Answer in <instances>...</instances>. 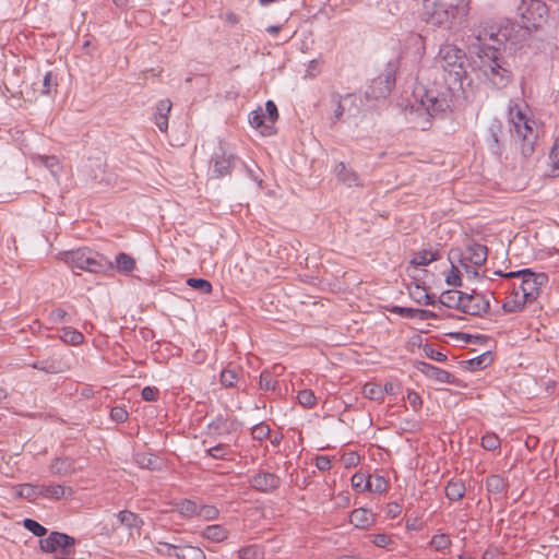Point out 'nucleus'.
<instances>
[{"mask_svg": "<svg viewBox=\"0 0 559 559\" xmlns=\"http://www.w3.org/2000/svg\"><path fill=\"white\" fill-rule=\"evenodd\" d=\"M508 28L479 29L476 34L478 41L475 64L488 83L496 88L506 87L512 80L510 64L501 53V46L508 40Z\"/></svg>", "mask_w": 559, "mask_h": 559, "instance_id": "f257e3e1", "label": "nucleus"}, {"mask_svg": "<svg viewBox=\"0 0 559 559\" xmlns=\"http://www.w3.org/2000/svg\"><path fill=\"white\" fill-rule=\"evenodd\" d=\"M471 0H424L425 20L436 26L451 28L467 21Z\"/></svg>", "mask_w": 559, "mask_h": 559, "instance_id": "f03ea898", "label": "nucleus"}, {"mask_svg": "<svg viewBox=\"0 0 559 559\" xmlns=\"http://www.w3.org/2000/svg\"><path fill=\"white\" fill-rule=\"evenodd\" d=\"M465 63L466 55L463 49L453 44H444L436 57L435 70L444 82L462 88L463 79L466 76Z\"/></svg>", "mask_w": 559, "mask_h": 559, "instance_id": "7ed1b4c3", "label": "nucleus"}, {"mask_svg": "<svg viewBox=\"0 0 559 559\" xmlns=\"http://www.w3.org/2000/svg\"><path fill=\"white\" fill-rule=\"evenodd\" d=\"M456 88L459 86L443 81L442 84L435 83L433 86L418 88L415 96L430 117H437L451 110Z\"/></svg>", "mask_w": 559, "mask_h": 559, "instance_id": "20e7f679", "label": "nucleus"}, {"mask_svg": "<svg viewBox=\"0 0 559 559\" xmlns=\"http://www.w3.org/2000/svg\"><path fill=\"white\" fill-rule=\"evenodd\" d=\"M60 257L71 269L95 274H105L112 271L111 260L86 247L61 252Z\"/></svg>", "mask_w": 559, "mask_h": 559, "instance_id": "39448f33", "label": "nucleus"}, {"mask_svg": "<svg viewBox=\"0 0 559 559\" xmlns=\"http://www.w3.org/2000/svg\"><path fill=\"white\" fill-rule=\"evenodd\" d=\"M519 10L526 29H537L547 22L549 16L546 0H523Z\"/></svg>", "mask_w": 559, "mask_h": 559, "instance_id": "423d86ee", "label": "nucleus"}, {"mask_svg": "<svg viewBox=\"0 0 559 559\" xmlns=\"http://www.w3.org/2000/svg\"><path fill=\"white\" fill-rule=\"evenodd\" d=\"M396 63L389 62L384 71L374 78L366 92L367 97L378 99L390 95L395 85Z\"/></svg>", "mask_w": 559, "mask_h": 559, "instance_id": "0eeeda50", "label": "nucleus"}, {"mask_svg": "<svg viewBox=\"0 0 559 559\" xmlns=\"http://www.w3.org/2000/svg\"><path fill=\"white\" fill-rule=\"evenodd\" d=\"M75 538L61 532H50V534L39 540V548L43 552L52 554L60 551L64 556L75 554Z\"/></svg>", "mask_w": 559, "mask_h": 559, "instance_id": "6e6552de", "label": "nucleus"}, {"mask_svg": "<svg viewBox=\"0 0 559 559\" xmlns=\"http://www.w3.org/2000/svg\"><path fill=\"white\" fill-rule=\"evenodd\" d=\"M548 283V275L544 272H534L531 269H527L525 277L522 278L521 282V290H522V299L523 302H533L536 300L540 293L542 288L546 286Z\"/></svg>", "mask_w": 559, "mask_h": 559, "instance_id": "1a4fd4ad", "label": "nucleus"}, {"mask_svg": "<svg viewBox=\"0 0 559 559\" xmlns=\"http://www.w3.org/2000/svg\"><path fill=\"white\" fill-rule=\"evenodd\" d=\"M489 308V298L481 293L473 290L471 294H464L460 310L469 316L483 317L488 313Z\"/></svg>", "mask_w": 559, "mask_h": 559, "instance_id": "9d476101", "label": "nucleus"}, {"mask_svg": "<svg viewBox=\"0 0 559 559\" xmlns=\"http://www.w3.org/2000/svg\"><path fill=\"white\" fill-rule=\"evenodd\" d=\"M282 484V479L275 473L259 471L249 477V485L261 493H273Z\"/></svg>", "mask_w": 559, "mask_h": 559, "instance_id": "9b49d317", "label": "nucleus"}, {"mask_svg": "<svg viewBox=\"0 0 559 559\" xmlns=\"http://www.w3.org/2000/svg\"><path fill=\"white\" fill-rule=\"evenodd\" d=\"M332 100L335 103L333 122L342 120L345 114L348 117H355L359 112L358 97L355 94H346L345 96L333 94Z\"/></svg>", "mask_w": 559, "mask_h": 559, "instance_id": "f8f14e48", "label": "nucleus"}, {"mask_svg": "<svg viewBox=\"0 0 559 559\" xmlns=\"http://www.w3.org/2000/svg\"><path fill=\"white\" fill-rule=\"evenodd\" d=\"M213 162V174L218 178L230 175L237 164H240V159L223 146H219L218 152L214 154Z\"/></svg>", "mask_w": 559, "mask_h": 559, "instance_id": "ddd939ff", "label": "nucleus"}, {"mask_svg": "<svg viewBox=\"0 0 559 559\" xmlns=\"http://www.w3.org/2000/svg\"><path fill=\"white\" fill-rule=\"evenodd\" d=\"M238 421L223 415H217L206 426L207 435L211 438L217 439L224 436H230L238 430Z\"/></svg>", "mask_w": 559, "mask_h": 559, "instance_id": "4468645a", "label": "nucleus"}, {"mask_svg": "<svg viewBox=\"0 0 559 559\" xmlns=\"http://www.w3.org/2000/svg\"><path fill=\"white\" fill-rule=\"evenodd\" d=\"M488 249L485 245L473 242L468 245L461 254L460 263L467 262L475 266H480L487 261Z\"/></svg>", "mask_w": 559, "mask_h": 559, "instance_id": "2eb2a0df", "label": "nucleus"}, {"mask_svg": "<svg viewBox=\"0 0 559 559\" xmlns=\"http://www.w3.org/2000/svg\"><path fill=\"white\" fill-rule=\"evenodd\" d=\"M219 382L224 388H234L241 391L246 389L245 374L241 368H225L219 376Z\"/></svg>", "mask_w": 559, "mask_h": 559, "instance_id": "dca6fc26", "label": "nucleus"}, {"mask_svg": "<svg viewBox=\"0 0 559 559\" xmlns=\"http://www.w3.org/2000/svg\"><path fill=\"white\" fill-rule=\"evenodd\" d=\"M418 370L439 383L455 384L456 382L455 376L451 372L425 361L418 364Z\"/></svg>", "mask_w": 559, "mask_h": 559, "instance_id": "f3484780", "label": "nucleus"}, {"mask_svg": "<svg viewBox=\"0 0 559 559\" xmlns=\"http://www.w3.org/2000/svg\"><path fill=\"white\" fill-rule=\"evenodd\" d=\"M333 173L337 181L342 182L346 187L350 188L364 186L359 175L344 162L337 163L334 167Z\"/></svg>", "mask_w": 559, "mask_h": 559, "instance_id": "a211bd4d", "label": "nucleus"}, {"mask_svg": "<svg viewBox=\"0 0 559 559\" xmlns=\"http://www.w3.org/2000/svg\"><path fill=\"white\" fill-rule=\"evenodd\" d=\"M38 496L47 499L60 500L61 498H71L74 493L71 487L62 485H39Z\"/></svg>", "mask_w": 559, "mask_h": 559, "instance_id": "6ab92c4d", "label": "nucleus"}, {"mask_svg": "<svg viewBox=\"0 0 559 559\" xmlns=\"http://www.w3.org/2000/svg\"><path fill=\"white\" fill-rule=\"evenodd\" d=\"M75 460L69 456L56 457L50 463V473L58 476H70L76 472Z\"/></svg>", "mask_w": 559, "mask_h": 559, "instance_id": "aec40b11", "label": "nucleus"}, {"mask_svg": "<svg viewBox=\"0 0 559 559\" xmlns=\"http://www.w3.org/2000/svg\"><path fill=\"white\" fill-rule=\"evenodd\" d=\"M248 121L254 129H260L261 134L271 135L273 133V127L267 122L265 112L262 108H258L249 112Z\"/></svg>", "mask_w": 559, "mask_h": 559, "instance_id": "412c9836", "label": "nucleus"}, {"mask_svg": "<svg viewBox=\"0 0 559 559\" xmlns=\"http://www.w3.org/2000/svg\"><path fill=\"white\" fill-rule=\"evenodd\" d=\"M171 109V102L169 99H162L156 105L154 121L160 132H166L168 129V114Z\"/></svg>", "mask_w": 559, "mask_h": 559, "instance_id": "4be33fe9", "label": "nucleus"}, {"mask_svg": "<svg viewBox=\"0 0 559 559\" xmlns=\"http://www.w3.org/2000/svg\"><path fill=\"white\" fill-rule=\"evenodd\" d=\"M201 536L213 543H223L228 538L229 531L221 524H212L203 528Z\"/></svg>", "mask_w": 559, "mask_h": 559, "instance_id": "5701e85b", "label": "nucleus"}, {"mask_svg": "<svg viewBox=\"0 0 559 559\" xmlns=\"http://www.w3.org/2000/svg\"><path fill=\"white\" fill-rule=\"evenodd\" d=\"M349 521L358 528H366L374 522V514L364 508L355 509L350 513Z\"/></svg>", "mask_w": 559, "mask_h": 559, "instance_id": "b1692460", "label": "nucleus"}, {"mask_svg": "<svg viewBox=\"0 0 559 559\" xmlns=\"http://www.w3.org/2000/svg\"><path fill=\"white\" fill-rule=\"evenodd\" d=\"M112 271L116 270L122 274H129L135 269V260L126 252H119L111 261Z\"/></svg>", "mask_w": 559, "mask_h": 559, "instance_id": "393cba45", "label": "nucleus"}, {"mask_svg": "<svg viewBox=\"0 0 559 559\" xmlns=\"http://www.w3.org/2000/svg\"><path fill=\"white\" fill-rule=\"evenodd\" d=\"M466 492V487L463 480L452 478L448 481L444 493L445 497L451 501H459L463 499Z\"/></svg>", "mask_w": 559, "mask_h": 559, "instance_id": "a878e982", "label": "nucleus"}, {"mask_svg": "<svg viewBox=\"0 0 559 559\" xmlns=\"http://www.w3.org/2000/svg\"><path fill=\"white\" fill-rule=\"evenodd\" d=\"M205 454L214 460H230L234 452L229 442H218L206 449Z\"/></svg>", "mask_w": 559, "mask_h": 559, "instance_id": "bb28decb", "label": "nucleus"}, {"mask_svg": "<svg viewBox=\"0 0 559 559\" xmlns=\"http://www.w3.org/2000/svg\"><path fill=\"white\" fill-rule=\"evenodd\" d=\"M502 132V126L499 122H493L488 128V138H487V144L488 148L497 155H501V147H500V141L499 135Z\"/></svg>", "mask_w": 559, "mask_h": 559, "instance_id": "cd10ccee", "label": "nucleus"}, {"mask_svg": "<svg viewBox=\"0 0 559 559\" xmlns=\"http://www.w3.org/2000/svg\"><path fill=\"white\" fill-rule=\"evenodd\" d=\"M117 519L121 525L128 528L140 530L144 524L143 520L136 513L129 510L118 512Z\"/></svg>", "mask_w": 559, "mask_h": 559, "instance_id": "c85d7f7f", "label": "nucleus"}, {"mask_svg": "<svg viewBox=\"0 0 559 559\" xmlns=\"http://www.w3.org/2000/svg\"><path fill=\"white\" fill-rule=\"evenodd\" d=\"M465 293L460 290H447L439 297V302L448 308L461 309L463 296Z\"/></svg>", "mask_w": 559, "mask_h": 559, "instance_id": "c756f323", "label": "nucleus"}, {"mask_svg": "<svg viewBox=\"0 0 559 559\" xmlns=\"http://www.w3.org/2000/svg\"><path fill=\"white\" fill-rule=\"evenodd\" d=\"M492 361H493L492 354L490 350H487L474 358H471V359L464 361V364L466 365L467 369H469L472 371H476V370L485 369Z\"/></svg>", "mask_w": 559, "mask_h": 559, "instance_id": "7c9ffc66", "label": "nucleus"}, {"mask_svg": "<svg viewBox=\"0 0 559 559\" xmlns=\"http://www.w3.org/2000/svg\"><path fill=\"white\" fill-rule=\"evenodd\" d=\"M409 296L418 304L425 306H433L436 304V298L433 295H430L426 292V289L418 284L414 287H409Z\"/></svg>", "mask_w": 559, "mask_h": 559, "instance_id": "2f4dec72", "label": "nucleus"}, {"mask_svg": "<svg viewBox=\"0 0 559 559\" xmlns=\"http://www.w3.org/2000/svg\"><path fill=\"white\" fill-rule=\"evenodd\" d=\"M32 368L44 371L46 373H58L61 372V362L52 357L34 361L29 365Z\"/></svg>", "mask_w": 559, "mask_h": 559, "instance_id": "473e14b6", "label": "nucleus"}, {"mask_svg": "<svg viewBox=\"0 0 559 559\" xmlns=\"http://www.w3.org/2000/svg\"><path fill=\"white\" fill-rule=\"evenodd\" d=\"M199 507L200 504L190 499H181L176 503V510L181 516L186 519L198 516Z\"/></svg>", "mask_w": 559, "mask_h": 559, "instance_id": "72a5a7b5", "label": "nucleus"}, {"mask_svg": "<svg viewBox=\"0 0 559 559\" xmlns=\"http://www.w3.org/2000/svg\"><path fill=\"white\" fill-rule=\"evenodd\" d=\"M60 338L66 344L73 346L80 345L84 342V335L80 331L72 329L70 326L61 329Z\"/></svg>", "mask_w": 559, "mask_h": 559, "instance_id": "f704fd0d", "label": "nucleus"}, {"mask_svg": "<svg viewBox=\"0 0 559 559\" xmlns=\"http://www.w3.org/2000/svg\"><path fill=\"white\" fill-rule=\"evenodd\" d=\"M133 460L142 468H147L150 471L158 469L157 457L151 453L138 452L134 454Z\"/></svg>", "mask_w": 559, "mask_h": 559, "instance_id": "c9c22d12", "label": "nucleus"}, {"mask_svg": "<svg viewBox=\"0 0 559 559\" xmlns=\"http://www.w3.org/2000/svg\"><path fill=\"white\" fill-rule=\"evenodd\" d=\"M438 259V251L433 252L430 250H421L414 255V258L411 260V263L416 266H426Z\"/></svg>", "mask_w": 559, "mask_h": 559, "instance_id": "e433bc0d", "label": "nucleus"}, {"mask_svg": "<svg viewBox=\"0 0 559 559\" xmlns=\"http://www.w3.org/2000/svg\"><path fill=\"white\" fill-rule=\"evenodd\" d=\"M486 488L490 493H501L506 490L507 483L500 475H490L486 479Z\"/></svg>", "mask_w": 559, "mask_h": 559, "instance_id": "4c0bfd02", "label": "nucleus"}, {"mask_svg": "<svg viewBox=\"0 0 559 559\" xmlns=\"http://www.w3.org/2000/svg\"><path fill=\"white\" fill-rule=\"evenodd\" d=\"M186 283L189 287L203 295H209L213 290L211 282L205 278L189 277L187 278Z\"/></svg>", "mask_w": 559, "mask_h": 559, "instance_id": "58836bf2", "label": "nucleus"}, {"mask_svg": "<svg viewBox=\"0 0 559 559\" xmlns=\"http://www.w3.org/2000/svg\"><path fill=\"white\" fill-rule=\"evenodd\" d=\"M362 394L369 400L380 401L384 397V390L380 384L368 382L362 388Z\"/></svg>", "mask_w": 559, "mask_h": 559, "instance_id": "ea45409f", "label": "nucleus"}, {"mask_svg": "<svg viewBox=\"0 0 559 559\" xmlns=\"http://www.w3.org/2000/svg\"><path fill=\"white\" fill-rule=\"evenodd\" d=\"M177 540L178 538H174V542H166V540H156L155 542V551L163 557H173V552H175V548L177 547Z\"/></svg>", "mask_w": 559, "mask_h": 559, "instance_id": "a19ab883", "label": "nucleus"}, {"mask_svg": "<svg viewBox=\"0 0 559 559\" xmlns=\"http://www.w3.org/2000/svg\"><path fill=\"white\" fill-rule=\"evenodd\" d=\"M451 538L449 535L441 533L432 536L430 546L436 551H443L451 546Z\"/></svg>", "mask_w": 559, "mask_h": 559, "instance_id": "79ce46f5", "label": "nucleus"}, {"mask_svg": "<svg viewBox=\"0 0 559 559\" xmlns=\"http://www.w3.org/2000/svg\"><path fill=\"white\" fill-rule=\"evenodd\" d=\"M350 480L353 488L357 491L368 490L371 486V476L366 477L362 473H355Z\"/></svg>", "mask_w": 559, "mask_h": 559, "instance_id": "37998d69", "label": "nucleus"}, {"mask_svg": "<svg viewBox=\"0 0 559 559\" xmlns=\"http://www.w3.org/2000/svg\"><path fill=\"white\" fill-rule=\"evenodd\" d=\"M198 516L204 521H215L219 518V510L215 506L200 504Z\"/></svg>", "mask_w": 559, "mask_h": 559, "instance_id": "c03bdc74", "label": "nucleus"}, {"mask_svg": "<svg viewBox=\"0 0 559 559\" xmlns=\"http://www.w3.org/2000/svg\"><path fill=\"white\" fill-rule=\"evenodd\" d=\"M549 160H550V167H551V176L552 177L559 176V136L556 139V141L550 150Z\"/></svg>", "mask_w": 559, "mask_h": 559, "instance_id": "a18cd8bd", "label": "nucleus"}, {"mask_svg": "<svg viewBox=\"0 0 559 559\" xmlns=\"http://www.w3.org/2000/svg\"><path fill=\"white\" fill-rule=\"evenodd\" d=\"M481 447L487 451H495L500 448V439L499 437L493 432H486L481 437Z\"/></svg>", "mask_w": 559, "mask_h": 559, "instance_id": "49530a36", "label": "nucleus"}, {"mask_svg": "<svg viewBox=\"0 0 559 559\" xmlns=\"http://www.w3.org/2000/svg\"><path fill=\"white\" fill-rule=\"evenodd\" d=\"M23 526L27 531L33 533L35 536L41 537V538H45V536L47 535V532H48L45 526H43L41 524H39L37 521H35L33 519H25L23 521Z\"/></svg>", "mask_w": 559, "mask_h": 559, "instance_id": "de8ad7c7", "label": "nucleus"}, {"mask_svg": "<svg viewBox=\"0 0 559 559\" xmlns=\"http://www.w3.org/2000/svg\"><path fill=\"white\" fill-rule=\"evenodd\" d=\"M271 429L265 423H259L251 428V437L257 441H262L270 437Z\"/></svg>", "mask_w": 559, "mask_h": 559, "instance_id": "09e8293b", "label": "nucleus"}, {"mask_svg": "<svg viewBox=\"0 0 559 559\" xmlns=\"http://www.w3.org/2000/svg\"><path fill=\"white\" fill-rule=\"evenodd\" d=\"M181 559H206V555L200 547L185 544Z\"/></svg>", "mask_w": 559, "mask_h": 559, "instance_id": "8fccbe9b", "label": "nucleus"}, {"mask_svg": "<svg viewBox=\"0 0 559 559\" xmlns=\"http://www.w3.org/2000/svg\"><path fill=\"white\" fill-rule=\"evenodd\" d=\"M510 121L512 122L514 128H519V124L524 123L528 118L525 112L520 108L519 105H514L510 107Z\"/></svg>", "mask_w": 559, "mask_h": 559, "instance_id": "3c124183", "label": "nucleus"}, {"mask_svg": "<svg viewBox=\"0 0 559 559\" xmlns=\"http://www.w3.org/2000/svg\"><path fill=\"white\" fill-rule=\"evenodd\" d=\"M277 384V381L273 378L272 373L269 370H263L260 373L259 385L260 389L264 391L274 390Z\"/></svg>", "mask_w": 559, "mask_h": 559, "instance_id": "603ef678", "label": "nucleus"}, {"mask_svg": "<svg viewBox=\"0 0 559 559\" xmlns=\"http://www.w3.org/2000/svg\"><path fill=\"white\" fill-rule=\"evenodd\" d=\"M536 136H527L523 139H519L520 142V151L524 158L530 157L534 153Z\"/></svg>", "mask_w": 559, "mask_h": 559, "instance_id": "864d4df0", "label": "nucleus"}, {"mask_svg": "<svg viewBox=\"0 0 559 559\" xmlns=\"http://www.w3.org/2000/svg\"><path fill=\"white\" fill-rule=\"evenodd\" d=\"M455 338L463 341L467 344H484L488 341V336H486V335H481V334L473 335V334L463 333V332L456 333Z\"/></svg>", "mask_w": 559, "mask_h": 559, "instance_id": "5fc2aeb1", "label": "nucleus"}, {"mask_svg": "<svg viewBox=\"0 0 559 559\" xmlns=\"http://www.w3.org/2000/svg\"><path fill=\"white\" fill-rule=\"evenodd\" d=\"M297 400L304 407H312L316 404V396L311 390H301L298 392Z\"/></svg>", "mask_w": 559, "mask_h": 559, "instance_id": "6e6d98bb", "label": "nucleus"}, {"mask_svg": "<svg viewBox=\"0 0 559 559\" xmlns=\"http://www.w3.org/2000/svg\"><path fill=\"white\" fill-rule=\"evenodd\" d=\"M425 355L436 361L444 362L447 360V355L437 350L432 344H425L423 347Z\"/></svg>", "mask_w": 559, "mask_h": 559, "instance_id": "4d7b16f0", "label": "nucleus"}, {"mask_svg": "<svg viewBox=\"0 0 559 559\" xmlns=\"http://www.w3.org/2000/svg\"><path fill=\"white\" fill-rule=\"evenodd\" d=\"M388 483L383 476L376 475L373 478L371 477V486L368 490L373 491L376 493H382L386 490Z\"/></svg>", "mask_w": 559, "mask_h": 559, "instance_id": "13d9d810", "label": "nucleus"}, {"mask_svg": "<svg viewBox=\"0 0 559 559\" xmlns=\"http://www.w3.org/2000/svg\"><path fill=\"white\" fill-rule=\"evenodd\" d=\"M514 131L519 139L527 138V136H536L534 129L531 126L530 119L524 123L519 124V128H514Z\"/></svg>", "mask_w": 559, "mask_h": 559, "instance_id": "bf43d9fd", "label": "nucleus"}, {"mask_svg": "<svg viewBox=\"0 0 559 559\" xmlns=\"http://www.w3.org/2000/svg\"><path fill=\"white\" fill-rule=\"evenodd\" d=\"M265 117H266V120L267 122L271 124V127H273L274 122L277 120L278 118V111H277V107L275 105V103L273 100H267L265 103Z\"/></svg>", "mask_w": 559, "mask_h": 559, "instance_id": "052dcab7", "label": "nucleus"}, {"mask_svg": "<svg viewBox=\"0 0 559 559\" xmlns=\"http://www.w3.org/2000/svg\"><path fill=\"white\" fill-rule=\"evenodd\" d=\"M68 312L62 309V308H56L53 310L50 311L49 313V321L51 323H61V322H67L68 321Z\"/></svg>", "mask_w": 559, "mask_h": 559, "instance_id": "680f3d73", "label": "nucleus"}, {"mask_svg": "<svg viewBox=\"0 0 559 559\" xmlns=\"http://www.w3.org/2000/svg\"><path fill=\"white\" fill-rule=\"evenodd\" d=\"M445 282L448 285L454 286V287L462 285L461 273H460V270L455 265L452 264L451 271H450L449 275L447 276Z\"/></svg>", "mask_w": 559, "mask_h": 559, "instance_id": "e2e57ef3", "label": "nucleus"}, {"mask_svg": "<svg viewBox=\"0 0 559 559\" xmlns=\"http://www.w3.org/2000/svg\"><path fill=\"white\" fill-rule=\"evenodd\" d=\"M128 416V412L121 406H115L110 409V418L116 423H124Z\"/></svg>", "mask_w": 559, "mask_h": 559, "instance_id": "0e129e2a", "label": "nucleus"}, {"mask_svg": "<svg viewBox=\"0 0 559 559\" xmlns=\"http://www.w3.org/2000/svg\"><path fill=\"white\" fill-rule=\"evenodd\" d=\"M259 555L258 547L254 545L246 546L239 549L238 556L240 559H257Z\"/></svg>", "mask_w": 559, "mask_h": 559, "instance_id": "69168bd1", "label": "nucleus"}, {"mask_svg": "<svg viewBox=\"0 0 559 559\" xmlns=\"http://www.w3.org/2000/svg\"><path fill=\"white\" fill-rule=\"evenodd\" d=\"M159 391L155 386H145L141 391V397L146 402H154L158 399Z\"/></svg>", "mask_w": 559, "mask_h": 559, "instance_id": "338daca9", "label": "nucleus"}, {"mask_svg": "<svg viewBox=\"0 0 559 559\" xmlns=\"http://www.w3.org/2000/svg\"><path fill=\"white\" fill-rule=\"evenodd\" d=\"M57 86V82L52 75V73L49 71L45 74L44 81H43V93L44 94H50L51 91Z\"/></svg>", "mask_w": 559, "mask_h": 559, "instance_id": "774afa93", "label": "nucleus"}]
</instances>
